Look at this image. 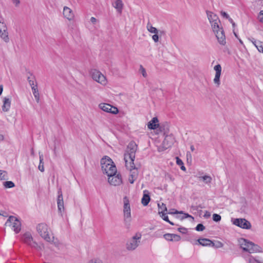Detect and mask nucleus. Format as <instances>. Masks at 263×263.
I'll return each instance as SVG.
<instances>
[{
    "label": "nucleus",
    "instance_id": "obj_1",
    "mask_svg": "<svg viewBox=\"0 0 263 263\" xmlns=\"http://www.w3.org/2000/svg\"><path fill=\"white\" fill-rule=\"evenodd\" d=\"M101 165L104 174L108 176L117 173V168L112 160L108 156H104L101 160Z\"/></svg>",
    "mask_w": 263,
    "mask_h": 263
},
{
    "label": "nucleus",
    "instance_id": "obj_2",
    "mask_svg": "<svg viewBox=\"0 0 263 263\" xmlns=\"http://www.w3.org/2000/svg\"><path fill=\"white\" fill-rule=\"evenodd\" d=\"M238 241L239 245L243 251L248 252L249 253L261 252L262 251L260 247L251 241H248L246 239L240 238L238 239Z\"/></svg>",
    "mask_w": 263,
    "mask_h": 263
},
{
    "label": "nucleus",
    "instance_id": "obj_3",
    "mask_svg": "<svg viewBox=\"0 0 263 263\" xmlns=\"http://www.w3.org/2000/svg\"><path fill=\"white\" fill-rule=\"evenodd\" d=\"M137 149V145L135 142L132 141L128 144L124 154V160L126 166H128V160L129 161V163H134Z\"/></svg>",
    "mask_w": 263,
    "mask_h": 263
},
{
    "label": "nucleus",
    "instance_id": "obj_4",
    "mask_svg": "<svg viewBox=\"0 0 263 263\" xmlns=\"http://www.w3.org/2000/svg\"><path fill=\"white\" fill-rule=\"evenodd\" d=\"M141 238V234L137 233L132 238L129 239L126 242V249L129 251L135 250L139 246Z\"/></svg>",
    "mask_w": 263,
    "mask_h": 263
},
{
    "label": "nucleus",
    "instance_id": "obj_5",
    "mask_svg": "<svg viewBox=\"0 0 263 263\" xmlns=\"http://www.w3.org/2000/svg\"><path fill=\"white\" fill-rule=\"evenodd\" d=\"M36 229L40 236L46 241L48 242L52 241V238L49 235L48 228L46 224L43 223L39 224Z\"/></svg>",
    "mask_w": 263,
    "mask_h": 263
},
{
    "label": "nucleus",
    "instance_id": "obj_6",
    "mask_svg": "<svg viewBox=\"0 0 263 263\" xmlns=\"http://www.w3.org/2000/svg\"><path fill=\"white\" fill-rule=\"evenodd\" d=\"M5 224L9 226H12V229L15 233H18L21 230V223L20 221L13 216H9Z\"/></svg>",
    "mask_w": 263,
    "mask_h": 263
},
{
    "label": "nucleus",
    "instance_id": "obj_7",
    "mask_svg": "<svg viewBox=\"0 0 263 263\" xmlns=\"http://www.w3.org/2000/svg\"><path fill=\"white\" fill-rule=\"evenodd\" d=\"M22 240L26 244L29 245L32 248H35L37 250H41L42 248L37 243L33 241V238L31 234L29 232L25 233L22 237Z\"/></svg>",
    "mask_w": 263,
    "mask_h": 263
},
{
    "label": "nucleus",
    "instance_id": "obj_8",
    "mask_svg": "<svg viewBox=\"0 0 263 263\" xmlns=\"http://www.w3.org/2000/svg\"><path fill=\"white\" fill-rule=\"evenodd\" d=\"M123 213L124 216V221L125 222H129L130 221L131 212L130 207L129 205V201L128 198L125 196L123 198Z\"/></svg>",
    "mask_w": 263,
    "mask_h": 263
},
{
    "label": "nucleus",
    "instance_id": "obj_9",
    "mask_svg": "<svg viewBox=\"0 0 263 263\" xmlns=\"http://www.w3.org/2000/svg\"><path fill=\"white\" fill-rule=\"evenodd\" d=\"M92 78L96 82L105 85L106 83V79L105 77L99 71L94 69L91 72Z\"/></svg>",
    "mask_w": 263,
    "mask_h": 263
},
{
    "label": "nucleus",
    "instance_id": "obj_10",
    "mask_svg": "<svg viewBox=\"0 0 263 263\" xmlns=\"http://www.w3.org/2000/svg\"><path fill=\"white\" fill-rule=\"evenodd\" d=\"M233 223L235 226L244 229H250L251 228V223L245 218H236L233 220Z\"/></svg>",
    "mask_w": 263,
    "mask_h": 263
},
{
    "label": "nucleus",
    "instance_id": "obj_11",
    "mask_svg": "<svg viewBox=\"0 0 263 263\" xmlns=\"http://www.w3.org/2000/svg\"><path fill=\"white\" fill-rule=\"evenodd\" d=\"M99 108L106 112L111 113L112 114H117L118 113V109L109 104L101 103L99 105Z\"/></svg>",
    "mask_w": 263,
    "mask_h": 263
},
{
    "label": "nucleus",
    "instance_id": "obj_12",
    "mask_svg": "<svg viewBox=\"0 0 263 263\" xmlns=\"http://www.w3.org/2000/svg\"><path fill=\"white\" fill-rule=\"evenodd\" d=\"M108 182L112 185H119L122 183L121 175L119 174L112 175V176H108Z\"/></svg>",
    "mask_w": 263,
    "mask_h": 263
},
{
    "label": "nucleus",
    "instance_id": "obj_13",
    "mask_svg": "<svg viewBox=\"0 0 263 263\" xmlns=\"http://www.w3.org/2000/svg\"><path fill=\"white\" fill-rule=\"evenodd\" d=\"M214 69L216 71L215 78L214 79V82L217 87H219L220 84V77L221 72V65L220 64H217L214 66Z\"/></svg>",
    "mask_w": 263,
    "mask_h": 263
},
{
    "label": "nucleus",
    "instance_id": "obj_14",
    "mask_svg": "<svg viewBox=\"0 0 263 263\" xmlns=\"http://www.w3.org/2000/svg\"><path fill=\"white\" fill-rule=\"evenodd\" d=\"M217 39L219 43L222 45L226 44V38L224 33V31L222 28L217 30V31L214 32Z\"/></svg>",
    "mask_w": 263,
    "mask_h": 263
},
{
    "label": "nucleus",
    "instance_id": "obj_15",
    "mask_svg": "<svg viewBox=\"0 0 263 263\" xmlns=\"http://www.w3.org/2000/svg\"><path fill=\"white\" fill-rule=\"evenodd\" d=\"M58 197L57 199V204H58V210L62 212L63 211H64V201H63V195L62 192L61 191V189H60L58 190Z\"/></svg>",
    "mask_w": 263,
    "mask_h": 263
},
{
    "label": "nucleus",
    "instance_id": "obj_16",
    "mask_svg": "<svg viewBox=\"0 0 263 263\" xmlns=\"http://www.w3.org/2000/svg\"><path fill=\"white\" fill-rule=\"evenodd\" d=\"M130 171L129 176L137 178L138 176V168L136 167L134 163H128V166H126Z\"/></svg>",
    "mask_w": 263,
    "mask_h": 263
},
{
    "label": "nucleus",
    "instance_id": "obj_17",
    "mask_svg": "<svg viewBox=\"0 0 263 263\" xmlns=\"http://www.w3.org/2000/svg\"><path fill=\"white\" fill-rule=\"evenodd\" d=\"M63 15L68 20H71L74 17V14L71 9L66 6H65L63 8Z\"/></svg>",
    "mask_w": 263,
    "mask_h": 263
},
{
    "label": "nucleus",
    "instance_id": "obj_18",
    "mask_svg": "<svg viewBox=\"0 0 263 263\" xmlns=\"http://www.w3.org/2000/svg\"><path fill=\"white\" fill-rule=\"evenodd\" d=\"M174 138L172 136H166L163 141V144L165 149L171 146L174 143Z\"/></svg>",
    "mask_w": 263,
    "mask_h": 263
},
{
    "label": "nucleus",
    "instance_id": "obj_19",
    "mask_svg": "<svg viewBox=\"0 0 263 263\" xmlns=\"http://www.w3.org/2000/svg\"><path fill=\"white\" fill-rule=\"evenodd\" d=\"M29 76L27 77V81L31 88L37 87V82L35 77L31 72H29Z\"/></svg>",
    "mask_w": 263,
    "mask_h": 263
},
{
    "label": "nucleus",
    "instance_id": "obj_20",
    "mask_svg": "<svg viewBox=\"0 0 263 263\" xmlns=\"http://www.w3.org/2000/svg\"><path fill=\"white\" fill-rule=\"evenodd\" d=\"M158 119L157 117H154L148 123L147 127L151 129H155L158 126Z\"/></svg>",
    "mask_w": 263,
    "mask_h": 263
},
{
    "label": "nucleus",
    "instance_id": "obj_21",
    "mask_svg": "<svg viewBox=\"0 0 263 263\" xmlns=\"http://www.w3.org/2000/svg\"><path fill=\"white\" fill-rule=\"evenodd\" d=\"M11 105V101L9 98L5 97L3 101V105L2 106V109L4 111L7 112L8 111L10 108Z\"/></svg>",
    "mask_w": 263,
    "mask_h": 263
},
{
    "label": "nucleus",
    "instance_id": "obj_22",
    "mask_svg": "<svg viewBox=\"0 0 263 263\" xmlns=\"http://www.w3.org/2000/svg\"><path fill=\"white\" fill-rule=\"evenodd\" d=\"M206 14L210 23L214 22V21L220 22V20L216 14L210 11H206Z\"/></svg>",
    "mask_w": 263,
    "mask_h": 263
},
{
    "label": "nucleus",
    "instance_id": "obj_23",
    "mask_svg": "<svg viewBox=\"0 0 263 263\" xmlns=\"http://www.w3.org/2000/svg\"><path fill=\"white\" fill-rule=\"evenodd\" d=\"M197 241L199 245H201L202 246H208L213 244L212 241L207 238H200L197 240Z\"/></svg>",
    "mask_w": 263,
    "mask_h": 263
},
{
    "label": "nucleus",
    "instance_id": "obj_24",
    "mask_svg": "<svg viewBox=\"0 0 263 263\" xmlns=\"http://www.w3.org/2000/svg\"><path fill=\"white\" fill-rule=\"evenodd\" d=\"M123 4L121 0H116L114 4V7L119 13H121L123 9Z\"/></svg>",
    "mask_w": 263,
    "mask_h": 263
},
{
    "label": "nucleus",
    "instance_id": "obj_25",
    "mask_svg": "<svg viewBox=\"0 0 263 263\" xmlns=\"http://www.w3.org/2000/svg\"><path fill=\"white\" fill-rule=\"evenodd\" d=\"M39 158H40V163L38 166L39 170L42 172H43L44 171V156L43 154L39 152Z\"/></svg>",
    "mask_w": 263,
    "mask_h": 263
},
{
    "label": "nucleus",
    "instance_id": "obj_26",
    "mask_svg": "<svg viewBox=\"0 0 263 263\" xmlns=\"http://www.w3.org/2000/svg\"><path fill=\"white\" fill-rule=\"evenodd\" d=\"M150 199V196L148 194H144L141 199V203L144 206H146L148 205Z\"/></svg>",
    "mask_w": 263,
    "mask_h": 263
},
{
    "label": "nucleus",
    "instance_id": "obj_27",
    "mask_svg": "<svg viewBox=\"0 0 263 263\" xmlns=\"http://www.w3.org/2000/svg\"><path fill=\"white\" fill-rule=\"evenodd\" d=\"M32 90V93L33 94V96L34 97V98L36 100V101L39 103L40 101V94L39 92V90L37 89V86L35 87H33L31 88Z\"/></svg>",
    "mask_w": 263,
    "mask_h": 263
},
{
    "label": "nucleus",
    "instance_id": "obj_28",
    "mask_svg": "<svg viewBox=\"0 0 263 263\" xmlns=\"http://www.w3.org/2000/svg\"><path fill=\"white\" fill-rule=\"evenodd\" d=\"M168 214H183V216L181 217V219H183L188 217H191L192 219H194V218L190 215L187 213H184L182 211L179 212L177 210H175V212L174 213H171L168 212Z\"/></svg>",
    "mask_w": 263,
    "mask_h": 263
},
{
    "label": "nucleus",
    "instance_id": "obj_29",
    "mask_svg": "<svg viewBox=\"0 0 263 263\" xmlns=\"http://www.w3.org/2000/svg\"><path fill=\"white\" fill-rule=\"evenodd\" d=\"M146 28L149 32L153 33H158V30L155 27L152 26L149 22L147 23Z\"/></svg>",
    "mask_w": 263,
    "mask_h": 263
},
{
    "label": "nucleus",
    "instance_id": "obj_30",
    "mask_svg": "<svg viewBox=\"0 0 263 263\" xmlns=\"http://www.w3.org/2000/svg\"><path fill=\"white\" fill-rule=\"evenodd\" d=\"M159 214H162L161 215V217H162V218L165 221L168 222L170 224H171V225L173 226L174 225V223L172 222V221H170L168 219V216L166 215V213L163 212L162 211H159Z\"/></svg>",
    "mask_w": 263,
    "mask_h": 263
},
{
    "label": "nucleus",
    "instance_id": "obj_31",
    "mask_svg": "<svg viewBox=\"0 0 263 263\" xmlns=\"http://www.w3.org/2000/svg\"><path fill=\"white\" fill-rule=\"evenodd\" d=\"M199 179H202L205 183H210L211 182L212 178L210 176L205 175L199 177Z\"/></svg>",
    "mask_w": 263,
    "mask_h": 263
},
{
    "label": "nucleus",
    "instance_id": "obj_32",
    "mask_svg": "<svg viewBox=\"0 0 263 263\" xmlns=\"http://www.w3.org/2000/svg\"><path fill=\"white\" fill-rule=\"evenodd\" d=\"M219 22H217L216 21H214V22L210 23L213 29V31L214 32L217 31V30L220 29V27L219 26L218 23Z\"/></svg>",
    "mask_w": 263,
    "mask_h": 263
},
{
    "label": "nucleus",
    "instance_id": "obj_33",
    "mask_svg": "<svg viewBox=\"0 0 263 263\" xmlns=\"http://www.w3.org/2000/svg\"><path fill=\"white\" fill-rule=\"evenodd\" d=\"M4 186L6 188H12L15 186L14 183L11 181H7L3 183Z\"/></svg>",
    "mask_w": 263,
    "mask_h": 263
},
{
    "label": "nucleus",
    "instance_id": "obj_34",
    "mask_svg": "<svg viewBox=\"0 0 263 263\" xmlns=\"http://www.w3.org/2000/svg\"><path fill=\"white\" fill-rule=\"evenodd\" d=\"M7 173L6 171L0 170V180H5L7 179Z\"/></svg>",
    "mask_w": 263,
    "mask_h": 263
},
{
    "label": "nucleus",
    "instance_id": "obj_35",
    "mask_svg": "<svg viewBox=\"0 0 263 263\" xmlns=\"http://www.w3.org/2000/svg\"><path fill=\"white\" fill-rule=\"evenodd\" d=\"M205 229V227L202 223H199L195 228L197 231H202Z\"/></svg>",
    "mask_w": 263,
    "mask_h": 263
},
{
    "label": "nucleus",
    "instance_id": "obj_36",
    "mask_svg": "<svg viewBox=\"0 0 263 263\" xmlns=\"http://www.w3.org/2000/svg\"><path fill=\"white\" fill-rule=\"evenodd\" d=\"M164 238L168 241H173V234L167 233L163 235Z\"/></svg>",
    "mask_w": 263,
    "mask_h": 263
},
{
    "label": "nucleus",
    "instance_id": "obj_37",
    "mask_svg": "<svg viewBox=\"0 0 263 263\" xmlns=\"http://www.w3.org/2000/svg\"><path fill=\"white\" fill-rule=\"evenodd\" d=\"M221 216L219 214H214L213 215V220L215 222H219L221 220Z\"/></svg>",
    "mask_w": 263,
    "mask_h": 263
},
{
    "label": "nucleus",
    "instance_id": "obj_38",
    "mask_svg": "<svg viewBox=\"0 0 263 263\" xmlns=\"http://www.w3.org/2000/svg\"><path fill=\"white\" fill-rule=\"evenodd\" d=\"M158 206L159 209H161L163 212L164 213V212L167 211V208L165 204L162 203V204L160 205L159 203L158 204Z\"/></svg>",
    "mask_w": 263,
    "mask_h": 263
},
{
    "label": "nucleus",
    "instance_id": "obj_39",
    "mask_svg": "<svg viewBox=\"0 0 263 263\" xmlns=\"http://www.w3.org/2000/svg\"><path fill=\"white\" fill-rule=\"evenodd\" d=\"M140 70L142 76L144 78H146L147 76V73H146L145 68L142 65H140Z\"/></svg>",
    "mask_w": 263,
    "mask_h": 263
},
{
    "label": "nucleus",
    "instance_id": "obj_40",
    "mask_svg": "<svg viewBox=\"0 0 263 263\" xmlns=\"http://www.w3.org/2000/svg\"><path fill=\"white\" fill-rule=\"evenodd\" d=\"M257 49L259 52L263 53V43L262 42L259 43V45H257Z\"/></svg>",
    "mask_w": 263,
    "mask_h": 263
},
{
    "label": "nucleus",
    "instance_id": "obj_41",
    "mask_svg": "<svg viewBox=\"0 0 263 263\" xmlns=\"http://www.w3.org/2000/svg\"><path fill=\"white\" fill-rule=\"evenodd\" d=\"M181 237L179 235L173 234V241H178L180 240Z\"/></svg>",
    "mask_w": 263,
    "mask_h": 263
},
{
    "label": "nucleus",
    "instance_id": "obj_42",
    "mask_svg": "<svg viewBox=\"0 0 263 263\" xmlns=\"http://www.w3.org/2000/svg\"><path fill=\"white\" fill-rule=\"evenodd\" d=\"M258 18L259 22L263 23V10H261L258 14Z\"/></svg>",
    "mask_w": 263,
    "mask_h": 263
},
{
    "label": "nucleus",
    "instance_id": "obj_43",
    "mask_svg": "<svg viewBox=\"0 0 263 263\" xmlns=\"http://www.w3.org/2000/svg\"><path fill=\"white\" fill-rule=\"evenodd\" d=\"M178 231H179L180 233L182 234H186L187 232V229L184 228V227H181L179 228L178 229Z\"/></svg>",
    "mask_w": 263,
    "mask_h": 263
},
{
    "label": "nucleus",
    "instance_id": "obj_44",
    "mask_svg": "<svg viewBox=\"0 0 263 263\" xmlns=\"http://www.w3.org/2000/svg\"><path fill=\"white\" fill-rule=\"evenodd\" d=\"M176 163L177 165L180 166L183 164V162L181 159H180L179 157H176Z\"/></svg>",
    "mask_w": 263,
    "mask_h": 263
},
{
    "label": "nucleus",
    "instance_id": "obj_45",
    "mask_svg": "<svg viewBox=\"0 0 263 263\" xmlns=\"http://www.w3.org/2000/svg\"><path fill=\"white\" fill-rule=\"evenodd\" d=\"M88 263H103L100 259H95L90 260Z\"/></svg>",
    "mask_w": 263,
    "mask_h": 263
},
{
    "label": "nucleus",
    "instance_id": "obj_46",
    "mask_svg": "<svg viewBox=\"0 0 263 263\" xmlns=\"http://www.w3.org/2000/svg\"><path fill=\"white\" fill-rule=\"evenodd\" d=\"M152 39L155 42H158L159 36L157 35V33H155V34L152 36Z\"/></svg>",
    "mask_w": 263,
    "mask_h": 263
},
{
    "label": "nucleus",
    "instance_id": "obj_47",
    "mask_svg": "<svg viewBox=\"0 0 263 263\" xmlns=\"http://www.w3.org/2000/svg\"><path fill=\"white\" fill-rule=\"evenodd\" d=\"M221 13V15L224 18L228 19L230 16L228 14H227L226 12L224 11H221L220 12Z\"/></svg>",
    "mask_w": 263,
    "mask_h": 263
},
{
    "label": "nucleus",
    "instance_id": "obj_48",
    "mask_svg": "<svg viewBox=\"0 0 263 263\" xmlns=\"http://www.w3.org/2000/svg\"><path fill=\"white\" fill-rule=\"evenodd\" d=\"M137 179L136 178H134L133 177H130V176H129V178H128V181L129 182L133 184L134 183V181Z\"/></svg>",
    "mask_w": 263,
    "mask_h": 263
},
{
    "label": "nucleus",
    "instance_id": "obj_49",
    "mask_svg": "<svg viewBox=\"0 0 263 263\" xmlns=\"http://www.w3.org/2000/svg\"><path fill=\"white\" fill-rule=\"evenodd\" d=\"M251 42L256 48L257 45H259V43L260 42L259 41L257 42L253 38L251 40Z\"/></svg>",
    "mask_w": 263,
    "mask_h": 263
},
{
    "label": "nucleus",
    "instance_id": "obj_50",
    "mask_svg": "<svg viewBox=\"0 0 263 263\" xmlns=\"http://www.w3.org/2000/svg\"><path fill=\"white\" fill-rule=\"evenodd\" d=\"M256 259L253 257H251L249 259V263H256Z\"/></svg>",
    "mask_w": 263,
    "mask_h": 263
},
{
    "label": "nucleus",
    "instance_id": "obj_51",
    "mask_svg": "<svg viewBox=\"0 0 263 263\" xmlns=\"http://www.w3.org/2000/svg\"><path fill=\"white\" fill-rule=\"evenodd\" d=\"M90 21L92 24H95L97 22V19L94 17H91L90 18Z\"/></svg>",
    "mask_w": 263,
    "mask_h": 263
},
{
    "label": "nucleus",
    "instance_id": "obj_52",
    "mask_svg": "<svg viewBox=\"0 0 263 263\" xmlns=\"http://www.w3.org/2000/svg\"><path fill=\"white\" fill-rule=\"evenodd\" d=\"M13 3L17 6L20 4V0H13Z\"/></svg>",
    "mask_w": 263,
    "mask_h": 263
},
{
    "label": "nucleus",
    "instance_id": "obj_53",
    "mask_svg": "<svg viewBox=\"0 0 263 263\" xmlns=\"http://www.w3.org/2000/svg\"><path fill=\"white\" fill-rule=\"evenodd\" d=\"M186 157H187V160L189 159V158L191 159L192 156H191V153L190 152H187V153H186Z\"/></svg>",
    "mask_w": 263,
    "mask_h": 263
},
{
    "label": "nucleus",
    "instance_id": "obj_54",
    "mask_svg": "<svg viewBox=\"0 0 263 263\" xmlns=\"http://www.w3.org/2000/svg\"><path fill=\"white\" fill-rule=\"evenodd\" d=\"M180 168L182 171H185L186 170L185 167L184 166V164L181 165H180Z\"/></svg>",
    "mask_w": 263,
    "mask_h": 263
},
{
    "label": "nucleus",
    "instance_id": "obj_55",
    "mask_svg": "<svg viewBox=\"0 0 263 263\" xmlns=\"http://www.w3.org/2000/svg\"><path fill=\"white\" fill-rule=\"evenodd\" d=\"M3 90V87L2 85H0V96L2 95Z\"/></svg>",
    "mask_w": 263,
    "mask_h": 263
},
{
    "label": "nucleus",
    "instance_id": "obj_56",
    "mask_svg": "<svg viewBox=\"0 0 263 263\" xmlns=\"http://www.w3.org/2000/svg\"><path fill=\"white\" fill-rule=\"evenodd\" d=\"M256 263H263L262 260H258L256 259Z\"/></svg>",
    "mask_w": 263,
    "mask_h": 263
},
{
    "label": "nucleus",
    "instance_id": "obj_57",
    "mask_svg": "<svg viewBox=\"0 0 263 263\" xmlns=\"http://www.w3.org/2000/svg\"><path fill=\"white\" fill-rule=\"evenodd\" d=\"M190 148H191V150L193 152L194 150H195V148H194V145H191L190 146Z\"/></svg>",
    "mask_w": 263,
    "mask_h": 263
},
{
    "label": "nucleus",
    "instance_id": "obj_58",
    "mask_svg": "<svg viewBox=\"0 0 263 263\" xmlns=\"http://www.w3.org/2000/svg\"><path fill=\"white\" fill-rule=\"evenodd\" d=\"M228 20H229V21L230 22V23H233V21L232 20V18H231L230 17H229Z\"/></svg>",
    "mask_w": 263,
    "mask_h": 263
},
{
    "label": "nucleus",
    "instance_id": "obj_59",
    "mask_svg": "<svg viewBox=\"0 0 263 263\" xmlns=\"http://www.w3.org/2000/svg\"><path fill=\"white\" fill-rule=\"evenodd\" d=\"M4 139V136L2 135H0V140H3Z\"/></svg>",
    "mask_w": 263,
    "mask_h": 263
},
{
    "label": "nucleus",
    "instance_id": "obj_60",
    "mask_svg": "<svg viewBox=\"0 0 263 263\" xmlns=\"http://www.w3.org/2000/svg\"><path fill=\"white\" fill-rule=\"evenodd\" d=\"M232 24L233 26H234L235 25V24L234 22L233 23H232Z\"/></svg>",
    "mask_w": 263,
    "mask_h": 263
},
{
    "label": "nucleus",
    "instance_id": "obj_61",
    "mask_svg": "<svg viewBox=\"0 0 263 263\" xmlns=\"http://www.w3.org/2000/svg\"><path fill=\"white\" fill-rule=\"evenodd\" d=\"M239 42H240V43L241 44H242V41H241V40H239Z\"/></svg>",
    "mask_w": 263,
    "mask_h": 263
},
{
    "label": "nucleus",
    "instance_id": "obj_62",
    "mask_svg": "<svg viewBox=\"0 0 263 263\" xmlns=\"http://www.w3.org/2000/svg\"><path fill=\"white\" fill-rule=\"evenodd\" d=\"M31 154H33V149H32Z\"/></svg>",
    "mask_w": 263,
    "mask_h": 263
},
{
    "label": "nucleus",
    "instance_id": "obj_63",
    "mask_svg": "<svg viewBox=\"0 0 263 263\" xmlns=\"http://www.w3.org/2000/svg\"><path fill=\"white\" fill-rule=\"evenodd\" d=\"M234 34H235V36L237 37V35L235 33H234Z\"/></svg>",
    "mask_w": 263,
    "mask_h": 263
}]
</instances>
